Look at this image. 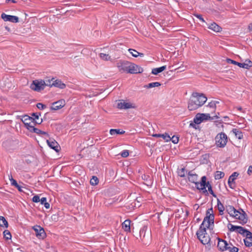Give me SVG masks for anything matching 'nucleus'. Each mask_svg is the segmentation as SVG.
Instances as JSON below:
<instances>
[{"instance_id":"nucleus-1","label":"nucleus","mask_w":252,"mask_h":252,"mask_svg":"<svg viewBox=\"0 0 252 252\" xmlns=\"http://www.w3.org/2000/svg\"><path fill=\"white\" fill-rule=\"evenodd\" d=\"M215 216L212 208L208 209L206 213L202 223L201 224L199 230L196 232L197 238L203 245L211 246L210 238L206 233V228H209L211 224H214Z\"/></svg>"},{"instance_id":"nucleus-2","label":"nucleus","mask_w":252,"mask_h":252,"mask_svg":"<svg viewBox=\"0 0 252 252\" xmlns=\"http://www.w3.org/2000/svg\"><path fill=\"white\" fill-rule=\"evenodd\" d=\"M207 97L203 94L193 93L188 103V109L193 111L202 106L207 101Z\"/></svg>"},{"instance_id":"nucleus-3","label":"nucleus","mask_w":252,"mask_h":252,"mask_svg":"<svg viewBox=\"0 0 252 252\" xmlns=\"http://www.w3.org/2000/svg\"><path fill=\"white\" fill-rule=\"evenodd\" d=\"M226 211L230 216L239 220L241 221V223L242 224L247 222L248 219L246 217L247 215L242 209H240V211L237 210L233 206H228Z\"/></svg>"},{"instance_id":"nucleus-4","label":"nucleus","mask_w":252,"mask_h":252,"mask_svg":"<svg viewBox=\"0 0 252 252\" xmlns=\"http://www.w3.org/2000/svg\"><path fill=\"white\" fill-rule=\"evenodd\" d=\"M206 177L204 176L202 177L201 179V181L200 182V185L201 187V188L199 187V190H202V192L205 194H207L208 191L206 189V187L208 188V191L211 194H212L214 197H216V195L214 192L211 185L210 184L209 182H206Z\"/></svg>"},{"instance_id":"nucleus-5","label":"nucleus","mask_w":252,"mask_h":252,"mask_svg":"<svg viewBox=\"0 0 252 252\" xmlns=\"http://www.w3.org/2000/svg\"><path fill=\"white\" fill-rule=\"evenodd\" d=\"M147 229V226H144L140 229L139 231V236L141 242L145 245H149L151 240V236L150 233L148 232L146 233Z\"/></svg>"},{"instance_id":"nucleus-6","label":"nucleus","mask_w":252,"mask_h":252,"mask_svg":"<svg viewBox=\"0 0 252 252\" xmlns=\"http://www.w3.org/2000/svg\"><path fill=\"white\" fill-rule=\"evenodd\" d=\"M227 142V136L223 132L218 133L215 137V143L218 147L224 148Z\"/></svg>"},{"instance_id":"nucleus-7","label":"nucleus","mask_w":252,"mask_h":252,"mask_svg":"<svg viewBox=\"0 0 252 252\" xmlns=\"http://www.w3.org/2000/svg\"><path fill=\"white\" fill-rule=\"evenodd\" d=\"M226 62L228 63H232L235 65H237L240 67L246 69H249L250 67L252 66V62L250 60H246L245 63H240L230 59H227Z\"/></svg>"},{"instance_id":"nucleus-8","label":"nucleus","mask_w":252,"mask_h":252,"mask_svg":"<svg viewBox=\"0 0 252 252\" xmlns=\"http://www.w3.org/2000/svg\"><path fill=\"white\" fill-rule=\"evenodd\" d=\"M45 86V82L44 81L41 80L39 81L37 80L33 81L31 85V88L37 92H40L41 90H44Z\"/></svg>"},{"instance_id":"nucleus-9","label":"nucleus","mask_w":252,"mask_h":252,"mask_svg":"<svg viewBox=\"0 0 252 252\" xmlns=\"http://www.w3.org/2000/svg\"><path fill=\"white\" fill-rule=\"evenodd\" d=\"M228 228L230 231H236L243 236H245L246 234L250 231L242 226L234 225L231 223L228 224Z\"/></svg>"},{"instance_id":"nucleus-10","label":"nucleus","mask_w":252,"mask_h":252,"mask_svg":"<svg viewBox=\"0 0 252 252\" xmlns=\"http://www.w3.org/2000/svg\"><path fill=\"white\" fill-rule=\"evenodd\" d=\"M188 175L189 181L190 182L195 184L197 189H199V185H200V183L197 182L198 175L195 173H193L192 171H189Z\"/></svg>"},{"instance_id":"nucleus-11","label":"nucleus","mask_w":252,"mask_h":252,"mask_svg":"<svg viewBox=\"0 0 252 252\" xmlns=\"http://www.w3.org/2000/svg\"><path fill=\"white\" fill-rule=\"evenodd\" d=\"M33 229L35 232L37 237L40 239H43L46 236L44 229L39 225L34 226Z\"/></svg>"},{"instance_id":"nucleus-12","label":"nucleus","mask_w":252,"mask_h":252,"mask_svg":"<svg viewBox=\"0 0 252 252\" xmlns=\"http://www.w3.org/2000/svg\"><path fill=\"white\" fill-rule=\"evenodd\" d=\"M130 65V63L127 61H121L117 63V66L120 71L128 73Z\"/></svg>"},{"instance_id":"nucleus-13","label":"nucleus","mask_w":252,"mask_h":252,"mask_svg":"<svg viewBox=\"0 0 252 252\" xmlns=\"http://www.w3.org/2000/svg\"><path fill=\"white\" fill-rule=\"evenodd\" d=\"M143 71V69L140 66L134 63H130L128 73L131 74L140 73Z\"/></svg>"},{"instance_id":"nucleus-14","label":"nucleus","mask_w":252,"mask_h":252,"mask_svg":"<svg viewBox=\"0 0 252 252\" xmlns=\"http://www.w3.org/2000/svg\"><path fill=\"white\" fill-rule=\"evenodd\" d=\"M1 17L4 21H10L15 23L19 22V18L16 16L6 15L2 13Z\"/></svg>"},{"instance_id":"nucleus-15","label":"nucleus","mask_w":252,"mask_h":252,"mask_svg":"<svg viewBox=\"0 0 252 252\" xmlns=\"http://www.w3.org/2000/svg\"><path fill=\"white\" fill-rule=\"evenodd\" d=\"M65 104L64 99H60L52 103L51 109L58 110L63 108Z\"/></svg>"},{"instance_id":"nucleus-16","label":"nucleus","mask_w":252,"mask_h":252,"mask_svg":"<svg viewBox=\"0 0 252 252\" xmlns=\"http://www.w3.org/2000/svg\"><path fill=\"white\" fill-rule=\"evenodd\" d=\"M203 122L201 117L200 115V113L197 114L194 118H193V121L191 122L189 124V126L197 129L196 125L200 124Z\"/></svg>"},{"instance_id":"nucleus-17","label":"nucleus","mask_w":252,"mask_h":252,"mask_svg":"<svg viewBox=\"0 0 252 252\" xmlns=\"http://www.w3.org/2000/svg\"><path fill=\"white\" fill-rule=\"evenodd\" d=\"M47 143L48 145L55 151L58 152L60 150V146L54 139L50 138L49 140H47Z\"/></svg>"},{"instance_id":"nucleus-18","label":"nucleus","mask_w":252,"mask_h":252,"mask_svg":"<svg viewBox=\"0 0 252 252\" xmlns=\"http://www.w3.org/2000/svg\"><path fill=\"white\" fill-rule=\"evenodd\" d=\"M117 107L120 109H127L129 108H135V106L130 103L126 102L125 101H123L118 103Z\"/></svg>"},{"instance_id":"nucleus-19","label":"nucleus","mask_w":252,"mask_h":252,"mask_svg":"<svg viewBox=\"0 0 252 252\" xmlns=\"http://www.w3.org/2000/svg\"><path fill=\"white\" fill-rule=\"evenodd\" d=\"M218 248L221 251H226L227 248L228 243L225 240L221 239L220 238H218Z\"/></svg>"},{"instance_id":"nucleus-20","label":"nucleus","mask_w":252,"mask_h":252,"mask_svg":"<svg viewBox=\"0 0 252 252\" xmlns=\"http://www.w3.org/2000/svg\"><path fill=\"white\" fill-rule=\"evenodd\" d=\"M244 237H246V239L244 240L245 246L247 247L252 246V233L250 231L248 232Z\"/></svg>"},{"instance_id":"nucleus-21","label":"nucleus","mask_w":252,"mask_h":252,"mask_svg":"<svg viewBox=\"0 0 252 252\" xmlns=\"http://www.w3.org/2000/svg\"><path fill=\"white\" fill-rule=\"evenodd\" d=\"M51 86H54L56 87H58L60 89H63L65 88L66 85L65 84L63 83L61 80L57 79L53 82Z\"/></svg>"},{"instance_id":"nucleus-22","label":"nucleus","mask_w":252,"mask_h":252,"mask_svg":"<svg viewBox=\"0 0 252 252\" xmlns=\"http://www.w3.org/2000/svg\"><path fill=\"white\" fill-rule=\"evenodd\" d=\"M130 222L131 221L129 220H126L123 222L122 228L125 231L130 232Z\"/></svg>"},{"instance_id":"nucleus-23","label":"nucleus","mask_w":252,"mask_h":252,"mask_svg":"<svg viewBox=\"0 0 252 252\" xmlns=\"http://www.w3.org/2000/svg\"><path fill=\"white\" fill-rule=\"evenodd\" d=\"M200 115L202 118V121L207 120H214L215 119L218 118V116L217 115H215L213 117H211L209 114H204V113H200Z\"/></svg>"},{"instance_id":"nucleus-24","label":"nucleus","mask_w":252,"mask_h":252,"mask_svg":"<svg viewBox=\"0 0 252 252\" xmlns=\"http://www.w3.org/2000/svg\"><path fill=\"white\" fill-rule=\"evenodd\" d=\"M208 28L216 32H220L221 31V28L216 23H213L209 26Z\"/></svg>"},{"instance_id":"nucleus-25","label":"nucleus","mask_w":252,"mask_h":252,"mask_svg":"<svg viewBox=\"0 0 252 252\" xmlns=\"http://www.w3.org/2000/svg\"><path fill=\"white\" fill-rule=\"evenodd\" d=\"M232 132L235 134L236 138L239 139L243 138V134L241 130L237 128H233L232 130Z\"/></svg>"},{"instance_id":"nucleus-26","label":"nucleus","mask_w":252,"mask_h":252,"mask_svg":"<svg viewBox=\"0 0 252 252\" xmlns=\"http://www.w3.org/2000/svg\"><path fill=\"white\" fill-rule=\"evenodd\" d=\"M154 137L162 138L165 141L168 142L170 141V136L166 133L164 134H155L153 135Z\"/></svg>"},{"instance_id":"nucleus-27","label":"nucleus","mask_w":252,"mask_h":252,"mask_svg":"<svg viewBox=\"0 0 252 252\" xmlns=\"http://www.w3.org/2000/svg\"><path fill=\"white\" fill-rule=\"evenodd\" d=\"M35 120V119H33L32 117H30L28 115H25L23 117V119H22V122L24 123L25 125H28L30 121L33 122Z\"/></svg>"},{"instance_id":"nucleus-28","label":"nucleus","mask_w":252,"mask_h":252,"mask_svg":"<svg viewBox=\"0 0 252 252\" xmlns=\"http://www.w3.org/2000/svg\"><path fill=\"white\" fill-rule=\"evenodd\" d=\"M128 51L131 54V55L134 57H137L138 56L143 57L144 54L141 53H139L136 50L132 49H129Z\"/></svg>"},{"instance_id":"nucleus-29","label":"nucleus","mask_w":252,"mask_h":252,"mask_svg":"<svg viewBox=\"0 0 252 252\" xmlns=\"http://www.w3.org/2000/svg\"><path fill=\"white\" fill-rule=\"evenodd\" d=\"M161 85V84L159 82H155L150 83L147 85H145L144 86V88L146 89H150L154 87H159Z\"/></svg>"},{"instance_id":"nucleus-30","label":"nucleus","mask_w":252,"mask_h":252,"mask_svg":"<svg viewBox=\"0 0 252 252\" xmlns=\"http://www.w3.org/2000/svg\"><path fill=\"white\" fill-rule=\"evenodd\" d=\"M125 133V131L121 130L120 129H111L110 134L112 135L115 134H123Z\"/></svg>"},{"instance_id":"nucleus-31","label":"nucleus","mask_w":252,"mask_h":252,"mask_svg":"<svg viewBox=\"0 0 252 252\" xmlns=\"http://www.w3.org/2000/svg\"><path fill=\"white\" fill-rule=\"evenodd\" d=\"M217 206L220 215H222L224 210V207L219 199H217Z\"/></svg>"},{"instance_id":"nucleus-32","label":"nucleus","mask_w":252,"mask_h":252,"mask_svg":"<svg viewBox=\"0 0 252 252\" xmlns=\"http://www.w3.org/2000/svg\"><path fill=\"white\" fill-rule=\"evenodd\" d=\"M8 223L5 218L2 216H0V226L7 227Z\"/></svg>"},{"instance_id":"nucleus-33","label":"nucleus","mask_w":252,"mask_h":252,"mask_svg":"<svg viewBox=\"0 0 252 252\" xmlns=\"http://www.w3.org/2000/svg\"><path fill=\"white\" fill-rule=\"evenodd\" d=\"M228 246L226 250L229 252H238L239 249L237 247H234L231 243L228 244Z\"/></svg>"},{"instance_id":"nucleus-34","label":"nucleus","mask_w":252,"mask_h":252,"mask_svg":"<svg viewBox=\"0 0 252 252\" xmlns=\"http://www.w3.org/2000/svg\"><path fill=\"white\" fill-rule=\"evenodd\" d=\"M224 176V173L223 172L217 171L216 172L215 174V179L216 180H219L222 178Z\"/></svg>"},{"instance_id":"nucleus-35","label":"nucleus","mask_w":252,"mask_h":252,"mask_svg":"<svg viewBox=\"0 0 252 252\" xmlns=\"http://www.w3.org/2000/svg\"><path fill=\"white\" fill-rule=\"evenodd\" d=\"M40 204L43 205L46 209L50 208V204L47 202V198L46 197H42L40 199Z\"/></svg>"},{"instance_id":"nucleus-36","label":"nucleus","mask_w":252,"mask_h":252,"mask_svg":"<svg viewBox=\"0 0 252 252\" xmlns=\"http://www.w3.org/2000/svg\"><path fill=\"white\" fill-rule=\"evenodd\" d=\"M99 56V57L104 61H109L111 59V57L108 54L100 53Z\"/></svg>"},{"instance_id":"nucleus-37","label":"nucleus","mask_w":252,"mask_h":252,"mask_svg":"<svg viewBox=\"0 0 252 252\" xmlns=\"http://www.w3.org/2000/svg\"><path fill=\"white\" fill-rule=\"evenodd\" d=\"M90 184L93 186L96 185L98 183V179L96 176H93L90 180Z\"/></svg>"},{"instance_id":"nucleus-38","label":"nucleus","mask_w":252,"mask_h":252,"mask_svg":"<svg viewBox=\"0 0 252 252\" xmlns=\"http://www.w3.org/2000/svg\"><path fill=\"white\" fill-rule=\"evenodd\" d=\"M3 236L6 240H9L11 238V235L9 231L5 230L3 231Z\"/></svg>"},{"instance_id":"nucleus-39","label":"nucleus","mask_w":252,"mask_h":252,"mask_svg":"<svg viewBox=\"0 0 252 252\" xmlns=\"http://www.w3.org/2000/svg\"><path fill=\"white\" fill-rule=\"evenodd\" d=\"M33 129H34L33 132H34L37 134H39V135L42 134V135H46L48 136V134L47 132H46L45 131H42L37 128L35 127V128H33Z\"/></svg>"},{"instance_id":"nucleus-40","label":"nucleus","mask_w":252,"mask_h":252,"mask_svg":"<svg viewBox=\"0 0 252 252\" xmlns=\"http://www.w3.org/2000/svg\"><path fill=\"white\" fill-rule=\"evenodd\" d=\"M239 175V174L235 172L233 173L231 176L229 177L228 180H230L231 181L234 182V180L236 179V178Z\"/></svg>"},{"instance_id":"nucleus-41","label":"nucleus","mask_w":252,"mask_h":252,"mask_svg":"<svg viewBox=\"0 0 252 252\" xmlns=\"http://www.w3.org/2000/svg\"><path fill=\"white\" fill-rule=\"evenodd\" d=\"M178 174L179 176L181 177H185V168H182L181 169H179L178 171Z\"/></svg>"},{"instance_id":"nucleus-42","label":"nucleus","mask_w":252,"mask_h":252,"mask_svg":"<svg viewBox=\"0 0 252 252\" xmlns=\"http://www.w3.org/2000/svg\"><path fill=\"white\" fill-rule=\"evenodd\" d=\"M120 155L123 158H126L129 156V152L127 150H123Z\"/></svg>"},{"instance_id":"nucleus-43","label":"nucleus","mask_w":252,"mask_h":252,"mask_svg":"<svg viewBox=\"0 0 252 252\" xmlns=\"http://www.w3.org/2000/svg\"><path fill=\"white\" fill-rule=\"evenodd\" d=\"M26 126L27 128L30 130L31 132L34 131L33 128H35V127L31 125V123H29L28 125H25Z\"/></svg>"},{"instance_id":"nucleus-44","label":"nucleus","mask_w":252,"mask_h":252,"mask_svg":"<svg viewBox=\"0 0 252 252\" xmlns=\"http://www.w3.org/2000/svg\"><path fill=\"white\" fill-rule=\"evenodd\" d=\"M170 140L174 144H177L179 141V137L177 136L174 135L172 137H170Z\"/></svg>"},{"instance_id":"nucleus-45","label":"nucleus","mask_w":252,"mask_h":252,"mask_svg":"<svg viewBox=\"0 0 252 252\" xmlns=\"http://www.w3.org/2000/svg\"><path fill=\"white\" fill-rule=\"evenodd\" d=\"M36 107H37L38 109H39L40 110H43L46 107V106L45 105L43 104V103H38L36 104Z\"/></svg>"},{"instance_id":"nucleus-46","label":"nucleus","mask_w":252,"mask_h":252,"mask_svg":"<svg viewBox=\"0 0 252 252\" xmlns=\"http://www.w3.org/2000/svg\"><path fill=\"white\" fill-rule=\"evenodd\" d=\"M161 71L160 70L159 68H155L152 69V73L155 75H157L159 73H160Z\"/></svg>"},{"instance_id":"nucleus-47","label":"nucleus","mask_w":252,"mask_h":252,"mask_svg":"<svg viewBox=\"0 0 252 252\" xmlns=\"http://www.w3.org/2000/svg\"><path fill=\"white\" fill-rule=\"evenodd\" d=\"M194 16L199 19L201 22L205 23V21L202 17V15L199 14H194Z\"/></svg>"},{"instance_id":"nucleus-48","label":"nucleus","mask_w":252,"mask_h":252,"mask_svg":"<svg viewBox=\"0 0 252 252\" xmlns=\"http://www.w3.org/2000/svg\"><path fill=\"white\" fill-rule=\"evenodd\" d=\"M40 115V113H33L32 114V116L34 117L33 119H35V121L36 120H38V118Z\"/></svg>"},{"instance_id":"nucleus-49","label":"nucleus","mask_w":252,"mask_h":252,"mask_svg":"<svg viewBox=\"0 0 252 252\" xmlns=\"http://www.w3.org/2000/svg\"><path fill=\"white\" fill-rule=\"evenodd\" d=\"M228 184L229 185V187L232 189H234L235 188L236 186L234 182L228 180Z\"/></svg>"},{"instance_id":"nucleus-50","label":"nucleus","mask_w":252,"mask_h":252,"mask_svg":"<svg viewBox=\"0 0 252 252\" xmlns=\"http://www.w3.org/2000/svg\"><path fill=\"white\" fill-rule=\"evenodd\" d=\"M32 200L33 202L37 203L40 202V199L38 195H35L32 197Z\"/></svg>"},{"instance_id":"nucleus-51","label":"nucleus","mask_w":252,"mask_h":252,"mask_svg":"<svg viewBox=\"0 0 252 252\" xmlns=\"http://www.w3.org/2000/svg\"><path fill=\"white\" fill-rule=\"evenodd\" d=\"M10 182H11V184L14 186L15 187H17L18 186V183H17V181L14 180V179L12 178V177L11 178V179H10Z\"/></svg>"},{"instance_id":"nucleus-52","label":"nucleus","mask_w":252,"mask_h":252,"mask_svg":"<svg viewBox=\"0 0 252 252\" xmlns=\"http://www.w3.org/2000/svg\"><path fill=\"white\" fill-rule=\"evenodd\" d=\"M208 106L210 107L214 108L216 107V104L214 102L212 101L208 104Z\"/></svg>"},{"instance_id":"nucleus-53","label":"nucleus","mask_w":252,"mask_h":252,"mask_svg":"<svg viewBox=\"0 0 252 252\" xmlns=\"http://www.w3.org/2000/svg\"><path fill=\"white\" fill-rule=\"evenodd\" d=\"M33 122H34L36 124H38V125H39V124H41L42 122V119H39L38 120H36L35 121L34 120Z\"/></svg>"},{"instance_id":"nucleus-54","label":"nucleus","mask_w":252,"mask_h":252,"mask_svg":"<svg viewBox=\"0 0 252 252\" xmlns=\"http://www.w3.org/2000/svg\"><path fill=\"white\" fill-rule=\"evenodd\" d=\"M247 173L248 174H250L251 173H252V165H251L249 166V168H248V171H247Z\"/></svg>"},{"instance_id":"nucleus-55","label":"nucleus","mask_w":252,"mask_h":252,"mask_svg":"<svg viewBox=\"0 0 252 252\" xmlns=\"http://www.w3.org/2000/svg\"><path fill=\"white\" fill-rule=\"evenodd\" d=\"M5 2L7 3H8L9 2H11L14 3L17 2V1L15 0H6Z\"/></svg>"},{"instance_id":"nucleus-56","label":"nucleus","mask_w":252,"mask_h":252,"mask_svg":"<svg viewBox=\"0 0 252 252\" xmlns=\"http://www.w3.org/2000/svg\"><path fill=\"white\" fill-rule=\"evenodd\" d=\"M166 66L165 65L161 66L159 68L161 72L166 69Z\"/></svg>"},{"instance_id":"nucleus-57","label":"nucleus","mask_w":252,"mask_h":252,"mask_svg":"<svg viewBox=\"0 0 252 252\" xmlns=\"http://www.w3.org/2000/svg\"><path fill=\"white\" fill-rule=\"evenodd\" d=\"M51 85H52V84H51V81L49 80L47 81L46 83H45V86H48L52 87Z\"/></svg>"},{"instance_id":"nucleus-58","label":"nucleus","mask_w":252,"mask_h":252,"mask_svg":"<svg viewBox=\"0 0 252 252\" xmlns=\"http://www.w3.org/2000/svg\"><path fill=\"white\" fill-rule=\"evenodd\" d=\"M15 188H16L20 191H22L21 187L20 186H19V185H18V186L17 187H15Z\"/></svg>"},{"instance_id":"nucleus-59","label":"nucleus","mask_w":252,"mask_h":252,"mask_svg":"<svg viewBox=\"0 0 252 252\" xmlns=\"http://www.w3.org/2000/svg\"><path fill=\"white\" fill-rule=\"evenodd\" d=\"M249 29L250 31H252V23L249 25Z\"/></svg>"},{"instance_id":"nucleus-60","label":"nucleus","mask_w":252,"mask_h":252,"mask_svg":"<svg viewBox=\"0 0 252 252\" xmlns=\"http://www.w3.org/2000/svg\"><path fill=\"white\" fill-rule=\"evenodd\" d=\"M14 142L13 141H9L8 142H7L6 144L7 143V144H9V145H12L14 143Z\"/></svg>"},{"instance_id":"nucleus-61","label":"nucleus","mask_w":252,"mask_h":252,"mask_svg":"<svg viewBox=\"0 0 252 252\" xmlns=\"http://www.w3.org/2000/svg\"><path fill=\"white\" fill-rule=\"evenodd\" d=\"M236 109H237L238 110L242 111V108L241 107H236Z\"/></svg>"},{"instance_id":"nucleus-62","label":"nucleus","mask_w":252,"mask_h":252,"mask_svg":"<svg viewBox=\"0 0 252 252\" xmlns=\"http://www.w3.org/2000/svg\"><path fill=\"white\" fill-rule=\"evenodd\" d=\"M5 29H6V30H7L8 31H10V28H8V27H5Z\"/></svg>"}]
</instances>
